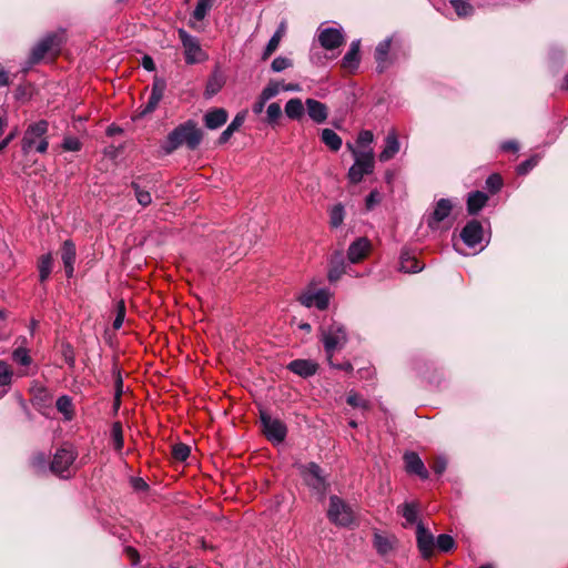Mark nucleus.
Returning <instances> with one entry per match:
<instances>
[{
    "label": "nucleus",
    "instance_id": "obj_45",
    "mask_svg": "<svg viewBox=\"0 0 568 568\" xmlns=\"http://www.w3.org/2000/svg\"><path fill=\"white\" fill-rule=\"evenodd\" d=\"M436 546L439 550L447 552L454 548L455 541L452 536L442 534L437 537Z\"/></svg>",
    "mask_w": 568,
    "mask_h": 568
},
{
    "label": "nucleus",
    "instance_id": "obj_49",
    "mask_svg": "<svg viewBox=\"0 0 568 568\" xmlns=\"http://www.w3.org/2000/svg\"><path fill=\"white\" fill-rule=\"evenodd\" d=\"M124 317H125V304H124V301L121 300L116 303V315L113 321L114 329H119L122 326Z\"/></svg>",
    "mask_w": 568,
    "mask_h": 568
},
{
    "label": "nucleus",
    "instance_id": "obj_23",
    "mask_svg": "<svg viewBox=\"0 0 568 568\" xmlns=\"http://www.w3.org/2000/svg\"><path fill=\"white\" fill-rule=\"evenodd\" d=\"M424 268V264H422L415 255H413L409 251L404 250L400 253L399 257V271L404 273H417Z\"/></svg>",
    "mask_w": 568,
    "mask_h": 568
},
{
    "label": "nucleus",
    "instance_id": "obj_12",
    "mask_svg": "<svg viewBox=\"0 0 568 568\" xmlns=\"http://www.w3.org/2000/svg\"><path fill=\"white\" fill-rule=\"evenodd\" d=\"M453 204L448 199H440L434 211L427 217V225L432 230H437L443 221H445L452 213Z\"/></svg>",
    "mask_w": 568,
    "mask_h": 568
},
{
    "label": "nucleus",
    "instance_id": "obj_7",
    "mask_svg": "<svg viewBox=\"0 0 568 568\" xmlns=\"http://www.w3.org/2000/svg\"><path fill=\"white\" fill-rule=\"evenodd\" d=\"M64 40L63 33L54 32L47 34L31 51L32 63L40 62L47 54L57 55Z\"/></svg>",
    "mask_w": 568,
    "mask_h": 568
},
{
    "label": "nucleus",
    "instance_id": "obj_11",
    "mask_svg": "<svg viewBox=\"0 0 568 568\" xmlns=\"http://www.w3.org/2000/svg\"><path fill=\"white\" fill-rule=\"evenodd\" d=\"M298 301L306 307L315 306L323 311L328 306L329 294L326 290L314 291L310 288L300 295Z\"/></svg>",
    "mask_w": 568,
    "mask_h": 568
},
{
    "label": "nucleus",
    "instance_id": "obj_42",
    "mask_svg": "<svg viewBox=\"0 0 568 568\" xmlns=\"http://www.w3.org/2000/svg\"><path fill=\"white\" fill-rule=\"evenodd\" d=\"M132 189L134 190L135 197L140 205L145 207L151 204L152 197H151L150 192L142 190L139 186V184H136L134 182L132 183Z\"/></svg>",
    "mask_w": 568,
    "mask_h": 568
},
{
    "label": "nucleus",
    "instance_id": "obj_4",
    "mask_svg": "<svg viewBox=\"0 0 568 568\" xmlns=\"http://www.w3.org/2000/svg\"><path fill=\"white\" fill-rule=\"evenodd\" d=\"M48 126L49 124L45 120H40L28 126L22 139V151L24 153L30 152L32 149H36L39 153L47 152L49 143L44 135Z\"/></svg>",
    "mask_w": 568,
    "mask_h": 568
},
{
    "label": "nucleus",
    "instance_id": "obj_41",
    "mask_svg": "<svg viewBox=\"0 0 568 568\" xmlns=\"http://www.w3.org/2000/svg\"><path fill=\"white\" fill-rule=\"evenodd\" d=\"M344 221V206L342 204L334 205L329 211V223L333 227H338Z\"/></svg>",
    "mask_w": 568,
    "mask_h": 568
},
{
    "label": "nucleus",
    "instance_id": "obj_14",
    "mask_svg": "<svg viewBox=\"0 0 568 568\" xmlns=\"http://www.w3.org/2000/svg\"><path fill=\"white\" fill-rule=\"evenodd\" d=\"M464 243L470 247L476 246L483 240V226L476 220L469 221L460 232Z\"/></svg>",
    "mask_w": 568,
    "mask_h": 568
},
{
    "label": "nucleus",
    "instance_id": "obj_16",
    "mask_svg": "<svg viewBox=\"0 0 568 568\" xmlns=\"http://www.w3.org/2000/svg\"><path fill=\"white\" fill-rule=\"evenodd\" d=\"M417 546L424 558H429L434 554L435 541L433 535L423 526H417L416 531Z\"/></svg>",
    "mask_w": 568,
    "mask_h": 568
},
{
    "label": "nucleus",
    "instance_id": "obj_31",
    "mask_svg": "<svg viewBox=\"0 0 568 568\" xmlns=\"http://www.w3.org/2000/svg\"><path fill=\"white\" fill-rule=\"evenodd\" d=\"M55 407L63 415L64 420L70 422L74 417L73 403L71 397L62 395L57 399Z\"/></svg>",
    "mask_w": 568,
    "mask_h": 568
},
{
    "label": "nucleus",
    "instance_id": "obj_60",
    "mask_svg": "<svg viewBox=\"0 0 568 568\" xmlns=\"http://www.w3.org/2000/svg\"><path fill=\"white\" fill-rule=\"evenodd\" d=\"M501 150L505 152H516L518 151V143L516 141H506L501 144Z\"/></svg>",
    "mask_w": 568,
    "mask_h": 568
},
{
    "label": "nucleus",
    "instance_id": "obj_17",
    "mask_svg": "<svg viewBox=\"0 0 568 568\" xmlns=\"http://www.w3.org/2000/svg\"><path fill=\"white\" fill-rule=\"evenodd\" d=\"M404 462H405L406 470L409 474H415V475L419 476L422 479L428 478V470L426 469L423 460L416 453H414V452L406 453L404 455Z\"/></svg>",
    "mask_w": 568,
    "mask_h": 568
},
{
    "label": "nucleus",
    "instance_id": "obj_10",
    "mask_svg": "<svg viewBox=\"0 0 568 568\" xmlns=\"http://www.w3.org/2000/svg\"><path fill=\"white\" fill-rule=\"evenodd\" d=\"M261 423L265 437L275 444L284 442L287 435L286 425L278 418H273L266 412H261Z\"/></svg>",
    "mask_w": 568,
    "mask_h": 568
},
{
    "label": "nucleus",
    "instance_id": "obj_63",
    "mask_svg": "<svg viewBox=\"0 0 568 568\" xmlns=\"http://www.w3.org/2000/svg\"><path fill=\"white\" fill-rule=\"evenodd\" d=\"M132 483H133V487L136 490H144L148 488L146 483L142 478H134Z\"/></svg>",
    "mask_w": 568,
    "mask_h": 568
},
{
    "label": "nucleus",
    "instance_id": "obj_29",
    "mask_svg": "<svg viewBox=\"0 0 568 568\" xmlns=\"http://www.w3.org/2000/svg\"><path fill=\"white\" fill-rule=\"evenodd\" d=\"M285 114L291 120H301L305 112V106L301 99H290L284 108Z\"/></svg>",
    "mask_w": 568,
    "mask_h": 568
},
{
    "label": "nucleus",
    "instance_id": "obj_5",
    "mask_svg": "<svg viewBox=\"0 0 568 568\" xmlns=\"http://www.w3.org/2000/svg\"><path fill=\"white\" fill-rule=\"evenodd\" d=\"M322 342L327 356L328 364H332V357L337 349L345 346L347 334L345 327L341 324L333 323L322 331Z\"/></svg>",
    "mask_w": 568,
    "mask_h": 568
},
{
    "label": "nucleus",
    "instance_id": "obj_3",
    "mask_svg": "<svg viewBox=\"0 0 568 568\" xmlns=\"http://www.w3.org/2000/svg\"><path fill=\"white\" fill-rule=\"evenodd\" d=\"M347 149L352 152L355 162L348 170L347 178L351 183H359L364 175H368L374 171V152L373 149L368 151H359L351 143H347Z\"/></svg>",
    "mask_w": 568,
    "mask_h": 568
},
{
    "label": "nucleus",
    "instance_id": "obj_15",
    "mask_svg": "<svg viewBox=\"0 0 568 568\" xmlns=\"http://www.w3.org/2000/svg\"><path fill=\"white\" fill-rule=\"evenodd\" d=\"M318 41L326 50H333L341 47L344 42V36L341 30L335 28H325L318 32Z\"/></svg>",
    "mask_w": 568,
    "mask_h": 568
},
{
    "label": "nucleus",
    "instance_id": "obj_44",
    "mask_svg": "<svg viewBox=\"0 0 568 568\" xmlns=\"http://www.w3.org/2000/svg\"><path fill=\"white\" fill-rule=\"evenodd\" d=\"M374 140V135L372 131L363 130L359 132L357 136V145L363 149L362 151H368L371 148V144Z\"/></svg>",
    "mask_w": 568,
    "mask_h": 568
},
{
    "label": "nucleus",
    "instance_id": "obj_32",
    "mask_svg": "<svg viewBox=\"0 0 568 568\" xmlns=\"http://www.w3.org/2000/svg\"><path fill=\"white\" fill-rule=\"evenodd\" d=\"M245 115L243 113L236 114L233 121L229 124V126L221 133L219 138V143H226L230 138L233 135L235 131H237L244 123Z\"/></svg>",
    "mask_w": 568,
    "mask_h": 568
},
{
    "label": "nucleus",
    "instance_id": "obj_64",
    "mask_svg": "<svg viewBox=\"0 0 568 568\" xmlns=\"http://www.w3.org/2000/svg\"><path fill=\"white\" fill-rule=\"evenodd\" d=\"M281 89L283 91H300L301 87H300V84H296V83H288V84L281 83Z\"/></svg>",
    "mask_w": 568,
    "mask_h": 568
},
{
    "label": "nucleus",
    "instance_id": "obj_13",
    "mask_svg": "<svg viewBox=\"0 0 568 568\" xmlns=\"http://www.w3.org/2000/svg\"><path fill=\"white\" fill-rule=\"evenodd\" d=\"M165 89L166 81L163 78L154 77L151 88V94L142 111V114L151 113L158 108L160 101L164 95Z\"/></svg>",
    "mask_w": 568,
    "mask_h": 568
},
{
    "label": "nucleus",
    "instance_id": "obj_59",
    "mask_svg": "<svg viewBox=\"0 0 568 568\" xmlns=\"http://www.w3.org/2000/svg\"><path fill=\"white\" fill-rule=\"evenodd\" d=\"M344 270L343 267H332L328 272V280L331 282L337 281L341 275L343 274Z\"/></svg>",
    "mask_w": 568,
    "mask_h": 568
},
{
    "label": "nucleus",
    "instance_id": "obj_22",
    "mask_svg": "<svg viewBox=\"0 0 568 568\" xmlns=\"http://www.w3.org/2000/svg\"><path fill=\"white\" fill-rule=\"evenodd\" d=\"M12 361L20 366L18 369V376H28L29 366L32 364V358L29 351L24 347H18L12 352Z\"/></svg>",
    "mask_w": 568,
    "mask_h": 568
},
{
    "label": "nucleus",
    "instance_id": "obj_2",
    "mask_svg": "<svg viewBox=\"0 0 568 568\" xmlns=\"http://www.w3.org/2000/svg\"><path fill=\"white\" fill-rule=\"evenodd\" d=\"M77 457L78 452L73 445L65 443L54 453L50 470L61 478H69L77 470L74 466Z\"/></svg>",
    "mask_w": 568,
    "mask_h": 568
},
{
    "label": "nucleus",
    "instance_id": "obj_52",
    "mask_svg": "<svg viewBox=\"0 0 568 568\" xmlns=\"http://www.w3.org/2000/svg\"><path fill=\"white\" fill-rule=\"evenodd\" d=\"M290 67H292V61L284 57L275 58L271 64V69L274 72L284 71L285 69H287Z\"/></svg>",
    "mask_w": 568,
    "mask_h": 568
},
{
    "label": "nucleus",
    "instance_id": "obj_51",
    "mask_svg": "<svg viewBox=\"0 0 568 568\" xmlns=\"http://www.w3.org/2000/svg\"><path fill=\"white\" fill-rule=\"evenodd\" d=\"M346 402L352 407H359V408H363V409H367L368 408V402L365 400L364 398H362L356 393H349L347 398H346Z\"/></svg>",
    "mask_w": 568,
    "mask_h": 568
},
{
    "label": "nucleus",
    "instance_id": "obj_62",
    "mask_svg": "<svg viewBox=\"0 0 568 568\" xmlns=\"http://www.w3.org/2000/svg\"><path fill=\"white\" fill-rule=\"evenodd\" d=\"M332 367L334 368H337V369H341V371H345V372H352L353 371V365L349 363V362H344L342 364H334V362L332 361V364H329Z\"/></svg>",
    "mask_w": 568,
    "mask_h": 568
},
{
    "label": "nucleus",
    "instance_id": "obj_21",
    "mask_svg": "<svg viewBox=\"0 0 568 568\" xmlns=\"http://www.w3.org/2000/svg\"><path fill=\"white\" fill-rule=\"evenodd\" d=\"M287 368L292 373L306 378L316 373L317 364L311 359H294L287 365Z\"/></svg>",
    "mask_w": 568,
    "mask_h": 568
},
{
    "label": "nucleus",
    "instance_id": "obj_30",
    "mask_svg": "<svg viewBox=\"0 0 568 568\" xmlns=\"http://www.w3.org/2000/svg\"><path fill=\"white\" fill-rule=\"evenodd\" d=\"M488 201V196L480 191L473 192L467 199V210L469 214H476L480 211Z\"/></svg>",
    "mask_w": 568,
    "mask_h": 568
},
{
    "label": "nucleus",
    "instance_id": "obj_6",
    "mask_svg": "<svg viewBox=\"0 0 568 568\" xmlns=\"http://www.w3.org/2000/svg\"><path fill=\"white\" fill-rule=\"evenodd\" d=\"M327 517L331 523L341 527H348L354 521L352 508L338 496H331Z\"/></svg>",
    "mask_w": 568,
    "mask_h": 568
},
{
    "label": "nucleus",
    "instance_id": "obj_24",
    "mask_svg": "<svg viewBox=\"0 0 568 568\" xmlns=\"http://www.w3.org/2000/svg\"><path fill=\"white\" fill-rule=\"evenodd\" d=\"M359 40L353 41L351 43L349 50L346 52L342 60V68L353 72L359 65Z\"/></svg>",
    "mask_w": 568,
    "mask_h": 568
},
{
    "label": "nucleus",
    "instance_id": "obj_1",
    "mask_svg": "<svg viewBox=\"0 0 568 568\" xmlns=\"http://www.w3.org/2000/svg\"><path fill=\"white\" fill-rule=\"evenodd\" d=\"M201 141V130L196 128L195 122L190 120L171 131L161 148L165 154H171L183 144L190 150H195Z\"/></svg>",
    "mask_w": 568,
    "mask_h": 568
},
{
    "label": "nucleus",
    "instance_id": "obj_34",
    "mask_svg": "<svg viewBox=\"0 0 568 568\" xmlns=\"http://www.w3.org/2000/svg\"><path fill=\"white\" fill-rule=\"evenodd\" d=\"M321 139L334 152L338 151L342 146V139L331 129L322 130Z\"/></svg>",
    "mask_w": 568,
    "mask_h": 568
},
{
    "label": "nucleus",
    "instance_id": "obj_20",
    "mask_svg": "<svg viewBox=\"0 0 568 568\" xmlns=\"http://www.w3.org/2000/svg\"><path fill=\"white\" fill-rule=\"evenodd\" d=\"M305 106L307 109L308 116L315 122V123H324L328 116V109L327 106L315 100V99H306Z\"/></svg>",
    "mask_w": 568,
    "mask_h": 568
},
{
    "label": "nucleus",
    "instance_id": "obj_46",
    "mask_svg": "<svg viewBox=\"0 0 568 568\" xmlns=\"http://www.w3.org/2000/svg\"><path fill=\"white\" fill-rule=\"evenodd\" d=\"M402 515L408 524H414L417 520V508L414 504L406 503L403 505Z\"/></svg>",
    "mask_w": 568,
    "mask_h": 568
},
{
    "label": "nucleus",
    "instance_id": "obj_18",
    "mask_svg": "<svg viewBox=\"0 0 568 568\" xmlns=\"http://www.w3.org/2000/svg\"><path fill=\"white\" fill-rule=\"evenodd\" d=\"M369 250L371 242L366 237H359L349 245L347 257L351 263H357L366 257Z\"/></svg>",
    "mask_w": 568,
    "mask_h": 568
},
{
    "label": "nucleus",
    "instance_id": "obj_37",
    "mask_svg": "<svg viewBox=\"0 0 568 568\" xmlns=\"http://www.w3.org/2000/svg\"><path fill=\"white\" fill-rule=\"evenodd\" d=\"M111 437L113 442V447L116 452H121L124 446L123 439V429L120 422H115L112 425Z\"/></svg>",
    "mask_w": 568,
    "mask_h": 568
},
{
    "label": "nucleus",
    "instance_id": "obj_48",
    "mask_svg": "<svg viewBox=\"0 0 568 568\" xmlns=\"http://www.w3.org/2000/svg\"><path fill=\"white\" fill-rule=\"evenodd\" d=\"M82 143L75 136H65L62 142V149L64 151L77 152L80 151Z\"/></svg>",
    "mask_w": 568,
    "mask_h": 568
},
{
    "label": "nucleus",
    "instance_id": "obj_28",
    "mask_svg": "<svg viewBox=\"0 0 568 568\" xmlns=\"http://www.w3.org/2000/svg\"><path fill=\"white\" fill-rule=\"evenodd\" d=\"M390 39H385L379 42L375 50V60L377 63V71L383 72L387 68V57L390 50Z\"/></svg>",
    "mask_w": 568,
    "mask_h": 568
},
{
    "label": "nucleus",
    "instance_id": "obj_43",
    "mask_svg": "<svg viewBox=\"0 0 568 568\" xmlns=\"http://www.w3.org/2000/svg\"><path fill=\"white\" fill-rule=\"evenodd\" d=\"M281 83L277 81H270L262 90L261 95L264 100H271L281 92Z\"/></svg>",
    "mask_w": 568,
    "mask_h": 568
},
{
    "label": "nucleus",
    "instance_id": "obj_36",
    "mask_svg": "<svg viewBox=\"0 0 568 568\" xmlns=\"http://www.w3.org/2000/svg\"><path fill=\"white\" fill-rule=\"evenodd\" d=\"M469 0H449V3L454 8L455 12L459 18H466L473 14V7L468 2Z\"/></svg>",
    "mask_w": 568,
    "mask_h": 568
},
{
    "label": "nucleus",
    "instance_id": "obj_53",
    "mask_svg": "<svg viewBox=\"0 0 568 568\" xmlns=\"http://www.w3.org/2000/svg\"><path fill=\"white\" fill-rule=\"evenodd\" d=\"M538 162L537 156H532L517 166V173L520 175L527 174Z\"/></svg>",
    "mask_w": 568,
    "mask_h": 568
},
{
    "label": "nucleus",
    "instance_id": "obj_35",
    "mask_svg": "<svg viewBox=\"0 0 568 568\" xmlns=\"http://www.w3.org/2000/svg\"><path fill=\"white\" fill-rule=\"evenodd\" d=\"M374 547L376 548L377 552L381 555H387L393 549V542L392 540L381 534L374 535Z\"/></svg>",
    "mask_w": 568,
    "mask_h": 568
},
{
    "label": "nucleus",
    "instance_id": "obj_19",
    "mask_svg": "<svg viewBox=\"0 0 568 568\" xmlns=\"http://www.w3.org/2000/svg\"><path fill=\"white\" fill-rule=\"evenodd\" d=\"M75 245L71 240H67L63 242L61 247V260L64 265L67 277H72L74 272V262H75Z\"/></svg>",
    "mask_w": 568,
    "mask_h": 568
},
{
    "label": "nucleus",
    "instance_id": "obj_27",
    "mask_svg": "<svg viewBox=\"0 0 568 568\" xmlns=\"http://www.w3.org/2000/svg\"><path fill=\"white\" fill-rule=\"evenodd\" d=\"M227 120V112L224 109H214L204 116V123L207 129L215 130L222 126Z\"/></svg>",
    "mask_w": 568,
    "mask_h": 568
},
{
    "label": "nucleus",
    "instance_id": "obj_39",
    "mask_svg": "<svg viewBox=\"0 0 568 568\" xmlns=\"http://www.w3.org/2000/svg\"><path fill=\"white\" fill-rule=\"evenodd\" d=\"M51 268H52L51 255L50 254L43 255L39 263V277H40L41 282H44L49 277V275L51 273Z\"/></svg>",
    "mask_w": 568,
    "mask_h": 568
},
{
    "label": "nucleus",
    "instance_id": "obj_56",
    "mask_svg": "<svg viewBox=\"0 0 568 568\" xmlns=\"http://www.w3.org/2000/svg\"><path fill=\"white\" fill-rule=\"evenodd\" d=\"M267 101L268 100H264L263 97L260 94L258 98L256 99V101L252 105V111L255 114L262 113Z\"/></svg>",
    "mask_w": 568,
    "mask_h": 568
},
{
    "label": "nucleus",
    "instance_id": "obj_50",
    "mask_svg": "<svg viewBox=\"0 0 568 568\" xmlns=\"http://www.w3.org/2000/svg\"><path fill=\"white\" fill-rule=\"evenodd\" d=\"M486 186L491 193L498 192L503 186V179L499 174H491L486 180Z\"/></svg>",
    "mask_w": 568,
    "mask_h": 568
},
{
    "label": "nucleus",
    "instance_id": "obj_9",
    "mask_svg": "<svg viewBox=\"0 0 568 568\" xmlns=\"http://www.w3.org/2000/svg\"><path fill=\"white\" fill-rule=\"evenodd\" d=\"M178 33L184 48V58L187 64H195L206 60L207 55L195 37L187 33L184 29H179Z\"/></svg>",
    "mask_w": 568,
    "mask_h": 568
},
{
    "label": "nucleus",
    "instance_id": "obj_33",
    "mask_svg": "<svg viewBox=\"0 0 568 568\" xmlns=\"http://www.w3.org/2000/svg\"><path fill=\"white\" fill-rule=\"evenodd\" d=\"M284 32L285 28L284 24L282 23L276 30V32L273 34V37L270 39L268 43L266 44L264 52L262 54L263 60H267L276 51Z\"/></svg>",
    "mask_w": 568,
    "mask_h": 568
},
{
    "label": "nucleus",
    "instance_id": "obj_38",
    "mask_svg": "<svg viewBox=\"0 0 568 568\" xmlns=\"http://www.w3.org/2000/svg\"><path fill=\"white\" fill-rule=\"evenodd\" d=\"M214 1L215 0H199L195 9L193 11V18L196 21H202L206 17V14L211 10V8L213 7Z\"/></svg>",
    "mask_w": 568,
    "mask_h": 568
},
{
    "label": "nucleus",
    "instance_id": "obj_8",
    "mask_svg": "<svg viewBox=\"0 0 568 568\" xmlns=\"http://www.w3.org/2000/svg\"><path fill=\"white\" fill-rule=\"evenodd\" d=\"M300 474L304 483L320 495H325L328 484L322 468L315 463L300 466Z\"/></svg>",
    "mask_w": 568,
    "mask_h": 568
},
{
    "label": "nucleus",
    "instance_id": "obj_58",
    "mask_svg": "<svg viewBox=\"0 0 568 568\" xmlns=\"http://www.w3.org/2000/svg\"><path fill=\"white\" fill-rule=\"evenodd\" d=\"M114 388H115L114 395H116V397H121L123 394V379H122L120 372H118L115 375Z\"/></svg>",
    "mask_w": 568,
    "mask_h": 568
},
{
    "label": "nucleus",
    "instance_id": "obj_26",
    "mask_svg": "<svg viewBox=\"0 0 568 568\" xmlns=\"http://www.w3.org/2000/svg\"><path fill=\"white\" fill-rule=\"evenodd\" d=\"M14 372L4 361H0V398L8 394L12 385Z\"/></svg>",
    "mask_w": 568,
    "mask_h": 568
},
{
    "label": "nucleus",
    "instance_id": "obj_57",
    "mask_svg": "<svg viewBox=\"0 0 568 568\" xmlns=\"http://www.w3.org/2000/svg\"><path fill=\"white\" fill-rule=\"evenodd\" d=\"M45 464H47V458H45L44 454H37V455H34V457L32 459V465L37 469H39V470L43 469Z\"/></svg>",
    "mask_w": 568,
    "mask_h": 568
},
{
    "label": "nucleus",
    "instance_id": "obj_55",
    "mask_svg": "<svg viewBox=\"0 0 568 568\" xmlns=\"http://www.w3.org/2000/svg\"><path fill=\"white\" fill-rule=\"evenodd\" d=\"M379 193L377 191H372L365 200L366 209L372 210L374 205L379 202Z\"/></svg>",
    "mask_w": 568,
    "mask_h": 568
},
{
    "label": "nucleus",
    "instance_id": "obj_25",
    "mask_svg": "<svg viewBox=\"0 0 568 568\" xmlns=\"http://www.w3.org/2000/svg\"><path fill=\"white\" fill-rule=\"evenodd\" d=\"M399 151V142L397 139V134L395 131H392L387 134L385 139V148L379 153V161L387 162L393 159L397 152Z\"/></svg>",
    "mask_w": 568,
    "mask_h": 568
},
{
    "label": "nucleus",
    "instance_id": "obj_61",
    "mask_svg": "<svg viewBox=\"0 0 568 568\" xmlns=\"http://www.w3.org/2000/svg\"><path fill=\"white\" fill-rule=\"evenodd\" d=\"M142 67L148 71H154L155 70V63L153 59L150 55H144L142 58Z\"/></svg>",
    "mask_w": 568,
    "mask_h": 568
},
{
    "label": "nucleus",
    "instance_id": "obj_47",
    "mask_svg": "<svg viewBox=\"0 0 568 568\" xmlns=\"http://www.w3.org/2000/svg\"><path fill=\"white\" fill-rule=\"evenodd\" d=\"M266 115H267V122L270 124H274L277 122V120L281 118L282 115V109H281V105L276 102H273L271 103L268 106H267V110H266Z\"/></svg>",
    "mask_w": 568,
    "mask_h": 568
},
{
    "label": "nucleus",
    "instance_id": "obj_54",
    "mask_svg": "<svg viewBox=\"0 0 568 568\" xmlns=\"http://www.w3.org/2000/svg\"><path fill=\"white\" fill-rule=\"evenodd\" d=\"M447 467V460L445 457H436L432 464V469L435 474L442 475Z\"/></svg>",
    "mask_w": 568,
    "mask_h": 568
},
{
    "label": "nucleus",
    "instance_id": "obj_40",
    "mask_svg": "<svg viewBox=\"0 0 568 568\" xmlns=\"http://www.w3.org/2000/svg\"><path fill=\"white\" fill-rule=\"evenodd\" d=\"M191 449L186 444L179 443L172 447V457L176 462H185L190 456Z\"/></svg>",
    "mask_w": 568,
    "mask_h": 568
}]
</instances>
